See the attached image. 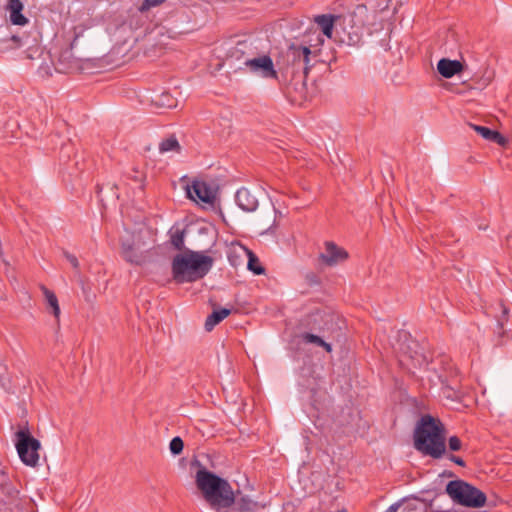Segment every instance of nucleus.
Segmentation results:
<instances>
[{"mask_svg": "<svg viewBox=\"0 0 512 512\" xmlns=\"http://www.w3.org/2000/svg\"><path fill=\"white\" fill-rule=\"evenodd\" d=\"M196 485L203 498L217 512H228L234 502V492L227 480L201 467L196 473Z\"/></svg>", "mask_w": 512, "mask_h": 512, "instance_id": "f257e3e1", "label": "nucleus"}, {"mask_svg": "<svg viewBox=\"0 0 512 512\" xmlns=\"http://www.w3.org/2000/svg\"><path fill=\"white\" fill-rule=\"evenodd\" d=\"M414 447L425 456L441 458L446 452L444 426L431 415H424L414 430Z\"/></svg>", "mask_w": 512, "mask_h": 512, "instance_id": "f03ea898", "label": "nucleus"}, {"mask_svg": "<svg viewBox=\"0 0 512 512\" xmlns=\"http://www.w3.org/2000/svg\"><path fill=\"white\" fill-rule=\"evenodd\" d=\"M213 263L211 256L187 249L173 258V279L178 284L196 282L208 274Z\"/></svg>", "mask_w": 512, "mask_h": 512, "instance_id": "7ed1b4c3", "label": "nucleus"}, {"mask_svg": "<svg viewBox=\"0 0 512 512\" xmlns=\"http://www.w3.org/2000/svg\"><path fill=\"white\" fill-rule=\"evenodd\" d=\"M323 43L321 34L317 35V43L312 45L293 43L287 51V59L292 66V79L296 83L305 84L310 69L316 63L317 47Z\"/></svg>", "mask_w": 512, "mask_h": 512, "instance_id": "20e7f679", "label": "nucleus"}, {"mask_svg": "<svg viewBox=\"0 0 512 512\" xmlns=\"http://www.w3.org/2000/svg\"><path fill=\"white\" fill-rule=\"evenodd\" d=\"M368 9L365 5H358L354 11L342 18L340 24L341 41L348 45H358L363 37L364 31L367 30L369 34L373 32L368 25L379 26L382 29L381 21L377 24V19L369 22Z\"/></svg>", "mask_w": 512, "mask_h": 512, "instance_id": "39448f33", "label": "nucleus"}, {"mask_svg": "<svg viewBox=\"0 0 512 512\" xmlns=\"http://www.w3.org/2000/svg\"><path fill=\"white\" fill-rule=\"evenodd\" d=\"M445 491L453 502L465 507L480 508L487 500L485 493L463 480L448 482Z\"/></svg>", "mask_w": 512, "mask_h": 512, "instance_id": "423d86ee", "label": "nucleus"}, {"mask_svg": "<svg viewBox=\"0 0 512 512\" xmlns=\"http://www.w3.org/2000/svg\"><path fill=\"white\" fill-rule=\"evenodd\" d=\"M395 350L398 353L399 364L408 371L420 368L428 363L425 355L419 351L417 341L413 340L407 332L399 335Z\"/></svg>", "mask_w": 512, "mask_h": 512, "instance_id": "0eeeda50", "label": "nucleus"}, {"mask_svg": "<svg viewBox=\"0 0 512 512\" xmlns=\"http://www.w3.org/2000/svg\"><path fill=\"white\" fill-rule=\"evenodd\" d=\"M15 446L21 461L31 467H35L39 461L40 441L34 438L27 424L15 433Z\"/></svg>", "mask_w": 512, "mask_h": 512, "instance_id": "6e6552de", "label": "nucleus"}, {"mask_svg": "<svg viewBox=\"0 0 512 512\" xmlns=\"http://www.w3.org/2000/svg\"><path fill=\"white\" fill-rule=\"evenodd\" d=\"M245 67L252 73L264 78H277L272 58L269 55H258L245 58Z\"/></svg>", "mask_w": 512, "mask_h": 512, "instance_id": "1a4fd4ad", "label": "nucleus"}, {"mask_svg": "<svg viewBox=\"0 0 512 512\" xmlns=\"http://www.w3.org/2000/svg\"><path fill=\"white\" fill-rule=\"evenodd\" d=\"M349 258V253L333 241L324 242V252L320 253L319 260L328 267L344 263Z\"/></svg>", "mask_w": 512, "mask_h": 512, "instance_id": "9d476101", "label": "nucleus"}, {"mask_svg": "<svg viewBox=\"0 0 512 512\" xmlns=\"http://www.w3.org/2000/svg\"><path fill=\"white\" fill-rule=\"evenodd\" d=\"M257 53V47L250 40L238 41L236 45L229 49L228 59L237 61L245 66V58L253 57Z\"/></svg>", "mask_w": 512, "mask_h": 512, "instance_id": "9b49d317", "label": "nucleus"}, {"mask_svg": "<svg viewBox=\"0 0 512 512\" xmlns=\"http://www.w3.org/2000/svg\"><path fill=\"white\" fill-rule=\"evenodd\" d=\"M266 504L253 501L249 496L235 495L228 512H265Z\"/></svg>", "mask_w": 512, "mask_h": 512, "instance_id": "f8f14e48", "label": "nucleus"}, {"mask_svg": "<svg viewBox=\"0 0 512 512\" xmlns=\"http://www.w3.org/2000/svg\"><path fill=\"white\" fill-rule=\"evenodd\" d=\"M187 194L190 199L194 201L199 200L207 204L213 203L215 198L211 188L203 181H194L187 188Z\"/></svg>", "mask_w": 512, "mask_h": 512, "instance_id": "ddd939ff", "label": "nucleus"}, {"mask_svg": "<svg viewBox=\"0 0 512 512\" xmlns=\"http://www.w3.org/2000/svg\"><path fill=\"white\" fill-rule=\"evenodd\" d=\"M235 201L238 207L245 212H253L258 207L257 197L245 187L237 190L235 194Z\"/></svg>", "mask_w": 512, "mask_h": 512, "instance_id": "4468645a", "label": "nucleus"}, {"mask_svg": "<svg viewBox=\"0 0 512 512\" xmlns=\"http://www.w3.org/2000/svg\"><path fill=\"white\" fill-rule=\"evenodd\" d=\"M5 9L13 25L23 26L28 23V18L23 14L24 5L20 0H7Z\"/></svg>", "mask_w": 512, "mask_h": 512, "instance_id": "2eb2a0df", "label": "nucleus"}, {"mask_svg": "<svg viewBox=\"0 0 512 512\" xmlns=\"http://www.w3.org/2000/svg\"><path fill=\"white\" fill-rule=\"evenodd\" d=\"M463 64L458 60L442 58L437 63L438 73L444 78H451L463 70Z\"/></svg>", "mask_w": 512, "mask_h": 512, "instance_id": "dca6fc26", "label": "nucleus"}, {"mask_svg": "<svg viewBox=\"0 0 512 512\" xmlns=\"http://www.w3.org/2000/svg\"><path fill=\"white\" fill-rule=\"evenodd\" d=\"M470 127L476 131L479 135H481L485 140L497 143L498 145L504 147L506 146L508 140L498 131L492 130L485 126L469 124Z\"/></svg>", "mask_w": 512, "mask_h": 512, "instance_id": "f3484780", "label": "nucleus"}, {"mask_svg": "<svg viewBox=\"0 0 512 512\" xmlns=\"http://www.w3.org/2000/svg\"><path fill=\"white\" fill-rule=\"evenodd\" d=\"M432 507V503L419 498L410 497L402 500V512H427Z\"/></svg>", "mask_w": 512, "mask_h": 512, "instance_id": "a211bd4d", "label": "nucleus"}, {"mask_svg": "<svg viewBox=\"0 0 512 512\" xmlns=\"http://www.w3.org/2000/svg\"><path fill=\"white\" fill-rule=\"evenodd\" d=\"M121 255L125 261L134 265H142L145 262L143 253L137 252L133 243L129 241H123L121 243Z\"/></svg>", "mask_w": 512, "mask_h": 512, "instance_id": "6ab92c4d", "label": "nucleus"}, {"mask_svg": "<svg viewBox=\"0 0 512 512\" xmlns=\"http://www.w3.org/2000/svg\"><path fill=\"white\" fill-rule=\"evenodd\" d=\"M231 310L228 308H221L219 310H214L205 321V329L206 331H211L213 328L219 324L222 320H224L227 316H229Z\"/></svg>", "mask_w": 512, "mask_h": 512, "instance_id": "aec40b11", "label": "nucleus"}, {"mask_svg": "<svg viewBox=\"0 0 512 512\" xmlns=\"http://www.w3.org/2000/svg\"><path fill=\"white\" fill-rule=\"evenodd\" d=\"M334 17L332 15H319L315 18V22L320 28L322 35L331 38L334 28Z\"/></svg>", "mask_w": 512, "mask_h": 512, "instance_id": "412c9836", "label": "nucleus"}, {"mask_svg": "<svg viewBox=\"0 0 512 512\" xmlns=\"http://www.w3.org/2000/svg\"><path fill=\"white\" fill-rule=\"evenodd\" d=\"M41 290L43 292V295L45 297L46 303L49 308H51V313L56 317L59 318L60 315V307L58 303L57 296L55 293L51 290H49L45 286H41Z\"/></svg>", "mask_w": 512, "mask_h": 512, "instance_id": "4be33fe9", "label": "nucleus"}, {"mask_svg": "<svg viewBox=\"0 0 512 512\" xmlns=\"http://www.w3.org/2000/svg\"><path fill=\"white\" fill-rule=\"evenodd\" d=\"M497 309L500 310V314L498 315H495V318H496V322H497V330H498V333L499 335H503V328L505 326V324L508 322V319H509V308L503 303L502 300H500L497 304H496V307Z\"/></svg>", "mask_w": 512, "mask_h": 512, "instance_id": "5701e85b", "label": "nucleus"}, {"mask_svg": "<svg viewBox=\"0 0 512 512\" xmlns=\"http://www.w3.org/2000/svg\"><path fill=\"white\" fill-rule=\"evenodd\" d=\"M180 150L181 146L175 135H171L170 137L162 140L159 144V152L162 154L170 151L180 152Z\"/></svg>", "mask_w": 512, "mask_h": 512, "instance_id": "b1692460", "label": "nucleus"}, {"mask_svg": "<svg viewBox=\"0 0 512 512\" xmlns=\"http://www.w3.org/2000/svg\"><path fill=\"white\" fill-rule=\"evenodd\" d=\"M245 252L248 255V263H247L248 270L253 272L255 275L264 274L265 269L261 265L258 257L252 251H250V250H248L246 248H245Z\"/></svg>", "mask_w": 512, "mask_h": 512, "instance_id": "393cba45", "label": "nucleus"}, {"mask_svg": "<svg viewBox=\"0 0 512 512\" xmlns=\"http://www.w3.org/2000/svg\"><path fill=\"white\" fill-rule=\"evenodd\" d=\"M152 101L156 106L162 108H173L176 106V99L169 92L156 95Z\"/></svg>", "mask_w": 512, "mask_h": 512, "instance_id": "a878e982", "label": "nucleus"}, {"mask_svg": "<svg viewBox=\"0 0 512 512\" xmlns=\"http://www.w3.org/2000/svg\"><path fill=\"white\" fill-rule=\"evenodd\" d=\"M72 155L76 156L75 147L70 140H67L65 143L62 144L60 148L59 160L64 164H68V162L71 160Z\"/></svg>", "mask_w": 512, "mask_h": 512, "instance_id": "bb28decb", "label": "nucleus"}, {"mask_svg": "<svg viewBox=\"0 0 512 512\" xmlns=\"http://www.w3.org/2000/svg\"><path fill=\"white\" fill-rule=\"evenodd\" d=\"M184 236V230L176 229L170 231V242L175 249L180 251L184 249Z\"/></svg>", "mask_w": 512, "mask_h": 512, "instance_id": "cd10ccee", "label": "nucleus"}, {"mask_svg": "<svg viewBox=\"0 0 512 512\" xmlns=\"http://www.w3.org/2000/svg\"><path fill=\"white\" fill-rule=\"evenodd\" d=\"M72 47L66 48L59 54V62L64 65V68H70L73 62Z\"/></svg>", "mask_w": 512, "mask_h": 512, "instance_id": "c85d7f7f", "label": "nucleus"}, {"mask_svg": "<svg viewBox=\"0 0 512 512\" xmlns=\"http://www.w3.org/2000/svg\"><path fill=\"white\" fill-rule=\"evenodd\" d=\"M183 448H184V442L179 436L172 438V440L170 441V444H169V449L173 455L181 454V452L183 451Z\"/></svg>", "mask_w": 512, "mask_h": 512, "instance_id": "c756f323", "label": "nucleus"}, {"mask_svg": "<svg viewBox=\"0 0 512 512\" xmlns=\"http://www.w3.org/2000/svg\"><path fill=\"white\" fill-rule=\"evenodd\" d=\"M301 338H302V341L304 343H311V344H315L316 346H320L323 344V339L318 336V335H315V334H312V333H303L301 335Z\"/></svg>", "mask_w": 512, "mask_h": 512, "instance_id": "7c9ffc66", "label": "nucleus"}, {"mask_svg": "<svg viewBox=\"0 0 512 512\" xmlns=\"http://www.w3.org/2000/svg\"><path fill=\"white\" fill-rule=\"evenodd\" d=\"M448 447L451 451H459L462 448V441L458 436H451L448 439Z\"/></svg>", "mask_w": 512, "mask_h": 512, "instance_id": "2f4dec72", "label": "nucleus"}, {"mask_svg": "<svg viewBox=\"0 0 512 512\" xmlns=\"http://www.w3.org/2000/svg\"><path fill=\"white\" fill-rule=\"evenodd\" d=\"M164 1L165 0H144L139 9L143 12L150 9L151 7L162 4Z\"/></svg>", "mask_w": 512, "mask_h": 512, "instance_id": "473e14b6", "label": "nucleus"}, {"mask_svg": "<svg viewBox=\"0 0 512 512\" xmlns=\"http://www.w3.org/2000/svg\"><path fill=\"white\" fill-rule=\"evenodd\" d=\"M64 256L65 258L68 260V262L72 265V267L74 269H78L79 268V261L77 259V257L67 251L64 252Z\"/></svg>", "mask_w": 512, "mask_h": 512, "instance_id": "72a5a7b5", "label": "nucleus"}, {"mask_svg": "<svg viewBox=\"0 0 512 512\" xmlns=\"http://www.w3.org/2000/svg\"><path fill=\"white\" fill-rule=\"evenodd\" d=\"M448 459L450 461H452L453 463L457 464L458 466H461V467H465L466 466L465 461L461 457L456 456L454 454H449L448 455Z\"/></svg>", "mask_w": 512, "mask_h": 512, "instance_id": "f704fd0d", "label": "nucleus"}, {"mask_svg": "<svg viewBox=\"0 0 512 512\" xmlns=\"http://www.w3.org/2000/svg\"><path fill=\"white\" fill-rule=\"evenodd\" d=\"M400 507L402 508V501L392 504L385 512H397Z\"/></svg>", "mask_w": 512, "mask_h": 512, "instance_id": "c9c22d12", "label": "nucleus"}, {"mask_svg": "<svg viewBox=\"0 0 512 512\" xmlns=\"http://www.w3.org/2000/svg\"><path fill=\"white\" fill-rule=\"evenodd\" d=\"M320 347H323L327 352H331L332 351L331 344L327 343L324 340H323V344L320 345Z\"/></svg>", "mask_w": 512, "mask_h": 512, "instance_id": "e433bc0d", "label": "nucleus"}, {"mask_svg": "<svg viewBox=\"0 0 512 512\" xmlns=\"http://www.w3.org/2000/svg\"><path fill=\"white\" fill-rule=\"evenodd\" d=\"M451 392H452V389H451V388H448V387H447V388H444V389H443V394H444L446 397H448V398H450V397H451Z\"/></svg>", "mask_w": 512, "mask_h": 512, "instance_id": "4c0bfd02", "label": "nucleus"}, {"mask_svg": "<svg viewBox=\"0 0 512 512\" xmlns=\"http://www.w3.org/2000/svg\"><path fill=\"white\" fill-rule=\"evenodd\" d=\"M14 42H20V38L16 35H13L11 38Z\"/></svg>", "mask_w": 512, "mask_h": 512, "instance_id": "58836bf2", "label": "nucleus"}, {"mask_svg": "<svg viewBox=\"0 0 512 512\" xmlns=\"http://www.w3.org/2000/svg\"><path fill=\"white\" fill-rule=\"evenodd\" d=\"M387 8H388V2L385 4V6H384V7H382V8H381V11H383V10H385V9H387Z\"/></svg>", "mask_w": 512, "mask_h": 512, "instance_id": "ea45409f", "label": "nucleus"}, {"mask_svg": "<svg viewBox=\"0 0 512 512\" xmlns=\"http://www.w3.org/2000/svg\"><path fill=\"white\" fill-rule=\"evenodd\" d=\"M337 512H347V510L345 508H342V509L338 510Z\"/></svg>", "mask_w": 512, "mask_h": 512, "instance_id": "a19ab883", "label": "nucleus"}]
</instances>
